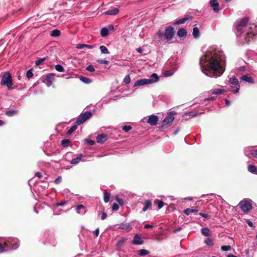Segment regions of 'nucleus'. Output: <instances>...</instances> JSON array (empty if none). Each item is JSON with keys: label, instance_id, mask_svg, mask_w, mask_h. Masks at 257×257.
I'll use <instances>...</instances> for the list:
<instances>
[{"label": "nucleus", "instance_id": "nucleus-1", "mask_svg": "<svg viewBox=\"0 0 257 257\" xmlns=\"http://www.w3.org/2000/svg\"><path fill=\"white\" fill-rule=\"evenodd\" d=\"M202 72L212 78L221 76L225 70L226 56L222 49L217 46L209 47L200 59Z\"/></svg>", "mask_w": 257, "mask_h": 257}, {"label": "nucleus", "instance_id": "nucleus-2", "mask_svg": "<svg viewBox=\"0 0 257 257\" xmlns=\"http://www.w3.org/2000/svg\"><path fill=\"white\" fill-rule=\"evenodd\" d=\"M248 21V18L245 17L239 20L235 26V33L237 37H240L247 29L246 36L245 38L246 43H248L250 39L257 35V26L254 24H249L248 25H247Z\"/></svg>", "mask_w": 257, "mask_h": 257}, {"label": "nucleus", "instance_id": "nucleus-3", "mask_svg": "<svg viewBox=\"0 0 257 257\" xmlns=\"http://www.w3.org/2000/svg\"><path fill=\"white\" fill-rule=\"evenodd\" d=\"M4 244L6 247V250L9 249H16L18 248L19 240L16 238L9 237L8 238H4Z\"/></svg>", "mask_w": 257, "mask_h": 257}, {"label": "nucleus", "instance_id": "nucleus-4", "mask_svg": "<svg viewBox=\"0 0 257 257\" xmlns=\"http://www.w3.org/2000/svg\"><path fill=\"white\" fill-rule=\"evenodd\" d=\"M1 84L4 86H7L9 89H11L13 84L12 78L9 72H7L2 76Z\"/></svg>", "mask_w": 257, "mask_h": 257}, {"label": "nucleus", "instance_id": "nucleus-5", "mask_svg": "<svg viewBox=\"0 0 257 257\" xmlns=\"http://www.w3.org/2000/svg\"><path fill=\"white\" fill-rule=\"evenodd\" d=\"M239 205L241 210L244 212L247 213L252 209L251 200L248 199H244L241 201Z\"/></svg>", "mask_w": 257, "mask_h": 257}, {"label": "nucleus", "instance_id": "nucleus-6", "mask_svg": "<svg viewBox=\"0 0 257 257\" xmlns=\"http://www.w3.org/2000/svg\"><path fill=\"white\" fill-rule=\"evenodd\" d=\"M92 116V113L90 111H85L82 113L77 119L75 123L77 125H80L83 123L84 121L90 118Z\"/></svg>", "mask_w": 257, "mask_h": 257}, {"label": "nucleus", "instance_id": "nucleus-7", "mask_svg": "<svg viewBox=\"0 0 257 257\" xmlns=\"http://www.w3.org/2000/svg\"><path fill=\"white\" fill-rule=\"evenodd\" d=\"M73 156V154L71 152H68L64 156V159L66 160L67 161L69 162V158L71 157H72ZM84 156L83 155H80L76 158L72 159L71 161H70V164L72 165H77L79 163L81 159L83 158Z\"/></svg>", "mask_w": 257, "mask_h": 257}, {"label": "nucleus", "instance_id": "nucleus-8", "mask_svg": "<svg viewBox=\"0 0 257 257\" xmlns=\"http://www.w3.org/2000/svg\"><path fill=\"white\" fill-rule=\"evenodd\" d=\"M174 34V28L172 26H169L166 29L164 36L167 40H171L173 38Z\"/></svg>", "mask_w": 257, "mask_h": 257}, {"label": "nucleus", "instance_id": "nucleus-9", "mask_svg": "<svg viewBox=\"0 0 257 257\" xmlns=\"http://www.w3.org/2000/svg\"><path fill=\"white\" fill-rule=\"evenodd\" d=\"M175 111H171L168 116H167L162 122V125L163 126L166 125H170L174 119V117L172 115L176 114Z\"/></svg>", "mask_w": 257, "mask_h": 257}, {"label": "nucleus", "instance_id": "nucleus-10", "mask_svg": "<svg viewBox=\"0 0 257 257\" xmlns=\"http://www.w3.org/2000/svg\"><path fill=\"white\" fill-rule=\"evenodd\" d=\"M144 243V240L142 239V235L140 233L136 234L132 242L134 245H142Z\"/></svg>", "mask_w": 257, "mask_h": 257}, {"label": "nucleus", "instance_id": "nucleus-11", "mask_svg": "<svg viewBox=\"0 0 257 257\" xmlns=\"http://www.w3.org/2000/svg\"><path fill=\"white\" fill-rule=\"evenodd\" d=\"M55 75L53 73H49L47 74L44 80V82L48 87H50L53 83L54 80Z\"/></svg>", "mask_w": 257, "mask_h": 257}, {"label": "nucleus", "instance_id": "nucleus-12", "mask_svg": "<svg viewBox=\"0 0 257 257\" xmlns=\"http://www.w3.org/2000/svg\"><path fill=\"white\" fill-rule=\"evenodd\" d=\"M151 84V81L148 79H143L137 80L134 85V87L141 86L146 84Z\"/></svg>", "mask_w": 257, "mask_h": 257}, {"label": "nucleus", "instance_id": "nucleus-13", "mask_svg": "<svg viewBox=\"0 0 257 257\" xmlns=\"http://www.w3.org/2000/svg\"><path fill=\"white\" fill-rule=\"evenodd\" d=\"M158 121V117L157 115L154 114L151 115L148 119V122L151 125H156Z\"/></svg>", "mask_w": 257, "mask_h": 257}, {"label": "nucleus", "instance_id": "nucleus-14", "mask_svg": "<svg viewBox=\"0 0 257 257\" xmlns=\"http://www.w3.org/2000/svg\"><path fill=\"white\" fill-rule=\"evenodd\" d=\"M209 4L210 6L213 8L214 12L215 13H218L219 11V9L218 8L219 4L217 0H210Z\"/></svg>", "mask_w": 257, "mask_h": 257}, {"label": "nucleus", "instance_id": "nucleus-15", "mask_svg": "<svg viewBox=\"0 0 257 257\" xmlns=\"http://www.w3.org/2000/svg\"><path fill=\"white\" fill-rule=\"evenodd\" d=\"M86 211L85 206L82 204L78 205L76 207V211L78 214L83 215L86 212Z\"/></svg>", "mask_w": 257, "mask_h": 257}, {"label": "nucleus", "instance_id": "nucleus-16", "mask_svg": "<svg viewBox=\"0 0 257 257\" xmlns=\"http://www.w3.org/2000/svg\"><path fill=\"white\" fill-rule=\"evenodd\" d=\"M107 139V135L101 134L100 135H98L96 137V141L97 143L100 144H102L104 142H105Z\"/></svg>", "mask_w": 257, "mask_h": 257}, {"label": "nucleus", "instance_id": "nucleus-17", "mask_svg": "<svg viewBox=\"0 0 257 257\" xmlns=\"http://www.w3.org/2000/svg\"><path fill=\"white\" fill-rule=\"evenodd\" d=\"M95 45H89L83 44H78L76 46V48L78 49H83L84 48L93 49L95 47Z\"/></svg>", "mask_w": 257, "mask_h": 257}, {"label": "nucleus", "instance_id": "nucleus-18", "mask_svg": "<svg viewBox=\"0 0 257 257\" xmlns=\"http://www.w3.org/2000/svg\"><path fill=\"white\" fill-rule=\"evenodd\" d=\"M119 13V10L117 8H113L106 11L104 14L107 15L114 16Z\"/></svg>", "mask_w": 257, "mask_h": 257}, {"label": "nucleus", "instance_id": "nucleus-19", "mask_svg": "<svg viewBox=\"0 0 257 257\" xmlns=\"http://www.w3.org/2000/svg\"><path fill=\"white\" fill-rule=\"evenodd\" d=\"M240 79L244 81L250 83L251 84L254 83V80L251 76H249L247 75H243L241 77Z\"/></svg>", "mask_w": 257, "mask_h": 257}, {"label": "nucleus", "instance_id": "nucleus-20", "mask_svg": "<svg viewBox=\"0 0 257 257\" xmlns=\"http://www.w3.org/2000/svg\"><path fill=\"white\" fill-rule=\"evenodd\" d=\"M152 206V202L149 200H147L145 202L144 206L143 208L142 211L143 212L146 211L148 209L150 208Z\"/></svg>", "mask_w": 257, "mask_h": 257}, {"label": "nucleus", "instance_id": "nucleus-21", "mask_svg": "<svg viewBox=\"0 0 257 257\" xmlns=\"http://www.w3.org/2000/svg\"><path fill=\"white\" fill-rule=\"evenodd\" d=\"M187 35V31L185 29L180 28L177 31V35L179 37L181 38L186 36Z\"/></svg>", "mask_w": 257, "mask_h": 257}, {"label": "nucleus", "instance_id": "nucleus-22", "mask_svg": "<svg viewBox=\"0 0 257 257\" xmlns=\"http://www.w3.org/2000/svg\"><path fill=\"white\" fill-rule=\"evenodd\" d=\"M248 149H245L244 150V154L246 156H247V152H249V153L251 154L254 157L257 158V150H253V149H249V151H247Z\"/></svg>", "mask_w": 257, "mask_h": 257}, {"label": "nucleus", "instance_id": "nucleus-23", "mask_svg": "<svg viewBox=\"0 0 257 257\" xmlns=\"http://www.w3.org/2000/svg\"><path fill=\"white\" fill-rule=\"evenodd\" d=\"M119 228L121 229H131V224L129 223L123 222L120 223Z\"/></svg>", "mask_w": 257, "mask_h": 257}, {"label": "nucleus", "instance_id": "nucleus-24", "mask_svg": "<svg viewBox=\"0 0 257 257\" xmlns=\"http://www.w3.org/2000/svg\"><path fill=\"white\" fill-rule=\"evenodd\" d=\"M148 80L151 81V83L158 82L159 80V76L156 73H153L152 74L151 78L148 79Z\"/></svg>", "mask_w": 257, "mask_h": 257}, {"label": "nucleus", "instance_id": "nucleus-25", "mask_svg": "<svg viewBox=\"0 0 257 257\" xmlns=\"http://www.w3.org/2000/svg\"><path fill=\"white\" fill-rule=\"evenodd\" d=\"M18 113V110L16 109H12L7 111L6 112V114L8 116H13L14 115H17Z\"/></svg>", "mask_w": 257, "mask_h": 257}, {"label": "nucleus", "instance_id": "nucleus-26", "mask_svg": "<svg viewBox=\"0 0 257 257\" xmlns=\"http://www.w3.org/2000/svg\"><path fill=\"white\" fill-rule=\"evenodd\" d=\"M193 36L194 38L200 37V31L197 27H194L193 29Z\"/></svg>", "mask_w": 257, "mask_h": 257}, {"label": "nucleus", "instance_id": "nucleus-27", "mask_svg": "<svg viewBox=\"0 0 257 257\" xmlns=\"http://www.w3.org/2000/svg\"><path fill=\"white\" fill-rule=\"evenodd\" d=\"M229 82L232 85H238L239 84V82L238 79L235 77L233 76L229 79Z\"/></svg>", "mask_w": 257, "mask_h": 257}, {"label": "nucleus", "instance_id": "nucleus-28", "mask_svg": "<svg viewBox=\"0 0 257 257\" xmlns=\"http://www.w3.org/2000/svg\"><path fill=\"white\" fill-rule=\"evenodd\" d=\"M225 91L224 89H220V88H217V89H213L212 90V94H221L223 92H224Z\"/></svg>", "mask_w": 257, "mask_h": 257}, {"label": "nucleus", "instance_id": "nucleus-29", "mask_svg": "<svg viewBox=\"0 0 257 257\" xmlns=\"http://www.w3.org/2000/svg\"><path fill=\"white\" fill-rule=\"evenodd\" d=\"M100 34L102 37H106L108 35V31L107 28L104 27L101 29Z\"/></svg>", "mask_w": 257, "mask_h": 257}, {"label": "nucleus", "instance_id": "nucleus-30", "mask_svg": "<svg viewBox=\"0 0 257 257\" xmlns=\"http://www.w3.org/2000/svg\"><path fill=\"white\" fill-rule=\"evenodd\" d=\"M201 233L205 236L210 235V230L208 228H203L201 229Z\"/></svg>", "mask_w": 257, "mask_h": 257}, {"label": "nucleus", "instance_id": "nucleus-31", "mask_svg": "<svg viewBox=\"0 0 257 257\" xmlns=\"http://www.w3.org/2000/svg\"><path fill=\"white\" fill-rule=\"evenodd\" d=\"M71 144V142L68 139H64L61 141V145L64 147H68Z\"/></svg>", "mask_w": 257, "mask_h": 257}, {"label": "nucleus", "instance_id": "nucleus-32", "mask_svg": "<svg viewBox=\"0 0 257 257\" xmlns=\"http://www.w3.org/2000/svg\"><path fill=\"white\" fill-rule=\"evenodd\" d=\"M203 112H194L193 111L189 112L188 113H186L185 114L186 115H189V116H191V117H194L196 116L198 114H200L202 113H203Z\"/></svg>", "mask_w": 257, "mask_h": 257}, {"label": "nucleus", "instance_id": "nucleus-33", "mask_svg": "<svg viewBox=\"0 0 257 257\" xmlns=\"http://www.w3.org/2000/svg\"><path fill=\"white\" fill-rule=\"evenodd\" d=\"M80 80L85 84H90L92 80L88 77L81 76L80 77Z\"/></svg>", "mask_w": 257, "mask_h": 257}, {"label": "nucleus", "instance_id": "nucleus-34", "mask_svg": "<svg viewBox=\"0 0 257 257\" xmlns=\"http://www.w3.org/2000/svg\"><path fill=\"white\" fill-rule=\"evenodd\" d=\"M248 171L251 173H254L257 172V168L254 165H249L248 166Z\"/></svg>", "mask_w": 257, "mask_h": 257}, {"label": "nucleus", "instance_id": "nucleus-35", "mask_svg": "<svg viewBox=\"0 0 257 257\" xmlns=\"http://www.w3.org/2000/svg\"><path fill=\"white\" fill-rule=\"evenodd\" d=\"M101 53L104 54H109V52L107 48L104 46H101L99 48Z\"/></svg>", "mask_w": 257, "mask_h": 257}, {"label": "nucleus", "instance_id": "nucleus-36", "mask_svg": "<svg viewBox=\"0 0 257 257\" xmlns=\"http://www.w3.org/2000/svg\"><path fill=\"white\" fill-rule=\"evenodd\" d=\"M198 211L197 210L193 209L191 208H187L184 210V212L185 214L188 215L191 213H195Z\"/></svg>", "mask_w": 257, "mask_h": 257}, {"label": "nucleus", "instance_id": "nucleus-37", "mask_svg": "<svg viewBox=\"0 0 257 257\" xmlns=\"http://www.w3.org/2000/svg\"><path fill=\"white\" fill-rule=\"evenodd\" d=\"M61 32L58 29L53 30L51 32V35L53 37H58L60 35Z\"/></svg>", "mask_w": 257, "mask_h": 257}, {"label": "nucleus", "instance_id": "nucleus-38", "mask_svg": "<svg viewBox=\"0 0 257 257\" xmlns=\"http://www.w3.org/2000/svg\"><path fill=\"white\" fill-rule=\"evenodd\" d=\"M188 20L187 18L179 19L174 23V25H180L184 23Z\"/></svg>", "mask_w": 257, "mask_h": 257}, {"label": "nucleus", "instance_id": "nucleus-39", "mask_svg": "<svg viewBox=\"0 0 257 257\" xmlns=\"http://www.w3.org/2000/svg\"><path fill=\"white\" fill-rule=\"evenodd\" d=\"M150 253V251L146 249H140L139 250V254L141 256L148 255Z\"/></svg>", "mask_w": 257, "mask_h": 257}, {"label": "nucleus", "instance_id": "nucleus-40", "mask_svg": "<svg viewBox=\"0 0 257 257\" xmlns=\"http://www.w3.org/2000/svg\"><path fill=\"white\" fill-rule=\"evenodd\" d=\"M126 238H121L118 241L117 244H116L117 246L118 247H121L123 245V243L126 241Z\"/></svg>", "mask_w": 257, "mask_h": 257}, {"label": "nucleus", "instance_id": "nucleus-41", "mask_svg": "<svg viewBox=\"0 0 257 257\" xmlns=\"http://www.w3.org/2000/svg\"><path fill=\"white\" fill-rule=\"evenodd\" d=\"M110 194L107 192L104 193L103 197H104V201L105 203H107L109 201L110 198Z\"/></svg>", "mask_w": 257, "mask_h": 257}, {"label": "nucleus", "instance_id": "nucleus-42", "mask_svg": "<svg viewBox=\"0 0 257 257\" xmlns=\"http://www.w3.org/2000/svg\"><path fill=\"white\" fill-rule=\"evenodd\" d=\"M55 69L56 70L60 72H64V67L60 64H57L55 65Z\"/></svg>", "mask_w": 257, "mask_h": 257}, {"label": "nucleus", "instance_id": "nucleus-43", "mask_svg": "<svg viewBox=\"0 0 257 257\" xmlns=\"http://www.w3.org/2000/svg\"><path fill=\"white\" fill-rule=\"evenodd\" d=\"M77 128V124H76L70 127V128L67 131V134L69 135H71L72 133L76 131Z\"/></svg>", "mask_w": 257, "mask_h": 257}, {"label": "nucleus", "instance_id": "nucleus-44", "mask_svg": "<svg viewBox=\"0 0 257 257\" xmlns=\"http://www.w3.org/2000/svg\"><path fill=\"white\" fill-rule=\"evenodd\" d=\"M131 82V78L129 75H127L125 76L123 79V82L125 84H128Z\"/></svg>", "mask_w": 257, "mask_h": 257}, {"label": "nucleus", "instance_id": "nucleus-45", "mask_svg": "<svg viewBox=\"0 0 257 257\" xmlns=\"http://www.w3.org/2000/svg\"><path fill=\"white\" fill-rule=\"evenodd\" d=\"M45 60H46V57L42 58H39L38 60H37L35 62V64L36 65H40L42 64V63Z\"/></svg>", "mask_w": 257, "mask_h": 257}, {"label": "nucleus", "instance_id": "nucleus-46", "mask_svg": "<svg viewBox=\"0 0 257 257\" xmlns=\"http://www.w3.org/2000/svg\"><path fill=\"white\" fill-rule=\"evenodd\" d=\"M33 75V71L32 69H29L26 73V76L28 79L31 78L32 77Z\"/></svg>", "mask_w": 257, "mask_h": 257}, {"label": "nucleus", "instance_id": "nucleus-47", "mask_svg": "<svg viewBox=\"0 0 257 257\" xmlns=\"http://www.w3.org/2000/svg\"><path fill=\"white\" fill-rule=\"evenodd\" d=\"M204 242L208 246H212L213 245L212 240L209 238H207L205 240Z\"/></svg>", "mask_w": 257, "mask_h": 257}, {"label": "nucleus", "instance_id": "nucleus-48", "mask_svg": "<svg viewBox=\"0 0 257 257\" xmlns=\"http://www.w3.org/2000/svg\"><path fill=\"white\" fill-rule=\"evenodd\" d=\"M5 245L4 244V239L1 240V242H0V252L6 251Z\"/></svg>", "mask_w": 257, "mask_h": 257}, {"label": "nucleus", "instance_id": "nucleus-49", "mask_svg": "<svg viewBox=\"0 0 257 257\" xmlns=\"http://www.w3.org/2000/svg\"><path fill=\"white\" fill-rule=\"evenodd\" d=\"M231 246L229 245H223L221 247V250L224 251H229L231 249Z\"/></svg>", "mask_w": 257, "mask_h": 257}, {"label": "nucleus", "instance_id": "nucleus-50", "mask_svg": "<svg viewBox=\"0 0 257 257\" xmlns=\"http://www.w3.org/2000/svg\"><path fill=\"white\" fill-rule=\"evenodd\" d=\"M86 69L89 71V72H94L95 71V69L93 67V66L92 65H89L88 66H87Z\"/></svg>", "mask_w": 257, "mask_h": 257}, {"label": "nucleus", "instance_id": "nucleus-51", "mask_svg": "<svg viewBox=\"0 0 257 257\" xmlns=\"http://www.w3.org/2000/svg\"><path fill=\"white\" fill-rule=\"evenodd\" d=\"M132 128L131 125H125L123 126L122 130L125 132H128Z\"/></svg>", "mask_w": 257, "mask_h": 257}, {"label": "nucleus", "instance_id": "nucleus-52", "mask_svg": "<svg viewBox=\"0 0 257 257\" xmlns=\"http://www.w3.org/2000/svg\"><path fill=\"white\" fill-rule=\"evenodd\" d=\"M85 142L89 146H92L95 144V142L94 141L90 139H85Z\"/></svg>", "mask_w": 257, "mask_h": 257}, {"label": "nucleus", "instance_id": "nucleus-53", "mask_svg": "<svg viewBox=\"0 0 257 257\" xmlns=\"http://www.w3.org/2000/svg\"><path fill=\"white\" fill-rule=\"evenodd\" d=\"M97 62H98L99 64H108L109 63V61L106 60H102V59H98L97 60Z\"/></svg>", "mask_w": 257, "mask_h": 257}, {"label": "nucleus", "instance_id": "nucleus-54", "mask_svg": "<svg viewBox=\"0 0 257 257\" xmlns=\"http://www.w3.org/2000/svg\"><path fill=\"white\" fill-rule=\"evenodd\" d=\"M164 206V202L162 201L158 200V209H160L162 208Z\"/></svg>", "mask_w": 257, "mask_h": 257}, {"label": "nucleus", "instance_id": "nucleus-55", "mask_svg": "<svg viewBox=\"0 0 257 257\" xmlns=\"http://www.w3.org/2000/svg\"><path fill=\"white\" fill-rule=\"evenodd\" d=\"M239 88L238 87H232L231 91L233 93H236L238 92Z\"/></svg>", "mask_w": 257, "mask_h": 257}, {"label": "nucleus", "instance_id": "nucleus-56", "mask_svg": "<svg viewBox=\"0 0 257 257\" xmlns=\"http://www.w3.org/2000/svg\"><path fill=\"white\" fill-rule=\"evenodd\" d=\"M66 202L63 201L60 203H56L54 204L55 206H64L66 204Z\"/></svg>", "mask_w": 257, "mask_h": 257}, {"label": "nucleus", "instance_id": "nucleus-57", "mask_svg": "<svg viewBox=\"0 0 257 257\" xmlns=\"http://www.w3.org/2000/svg\"><path fill=\"white\" fill-rule=\"evenodd\" d=\"M216 99V97H208V98H205L204 99V101H214Z\"/></svg>", "mask_w": 257, "mask_h": 257}, {"label": "nucleus", "instance_id": "nucleus-58", "mask_svg": "<svg viewBox=\"0 0 257 257\" xmlns=\"http://www.w3.org/2000/svg\"><path fill=\"white\" fill-rule=\"evenodd\" d=\"M119 206L116 203H114L112 205V210H117L118 209Z\"/></svg>", "mask_w": 257, "mask_h": 257}, {"label": "nucleus", "instance_id": "nucleus-59", "mask_svg": "<svg viewBox=\"0 0 257 257\" xmlns=\"http://www.w3.org/2000/svg\"><path fill=\"white\" fill-rule=\"evenodd\" d=\"M61 180H62L61 177L59 176V177H58L56 179V180H55V183L56 184H59V183L61 181Z\"/></svg>", "mask_w": 257, "mask_h": 257}, {"label": "nucleus", "instance_id": "nucleus-60", "mask_svg": "<svg viewBox=\"0 0 257 257\" xmlns=\"http://www.w3.org/2000/svg\"><path fill=\"white\" fill-rule=\"evenodd\" d=\"M94 233L96 237H97L99 235V228H96L94 231Z\"/></svg>", "mask_w": 257, "mask_h": 257}, {"label": "nucleus", "instance_id": "nucleus-61", "mask_svg": "<svg viewBox=\"0 0 257 257\" xmlns=\"http://www.w3.org/2000/svg\"><path fill=\"white\" fill-rule=\"evenodd\" d=\"M107 217V214L105 212H103L101 216V219L104 220Z\"/></svg>", "mask_w": 257, "mask_h": 257}, {"label": "nucleus", "instance_id": "nucleus-62", "mask_svg": "<svg viewBox=\"0 0 257 257\" xmlns=\"http://www.w3.org/2000/svg\"><path fill=\"white\" fill-rule=\"evenodd\" d=\"M173 73L170 71H166L165 72V76H171L172 75H173Z\"/></svg>", "mask_w": 257, "mask_h": 257}, {"label": "nucleus", "instance_id": "nucleus-63", "mask_svg": "<svg viewBox=\"0 0 257 257\" xmlns=\"http://www.w3.org/2000/svg\"><path fill=\"white\" fill-rule=\"evenodd\" d=\"M199 215L204 218H207L208 216V215L207 214L202 213V212H200Z\"/></svg>", "mask_w": 257, "mask_h": 257}, {"label": "nucleus", "instance_id": "nucleus-64", "mask_svg": "<svg viewBox=\"0 0 257 257\" xmlns=\"http://www.w3.org/2000/svg\"><path fill=\"white\" fill-rule=\"evenodd\" d=\"M107 28L108 29V31H112L114 29V27L112 25H109L108 26V27Z\"/></svg>", "mask_w": 257, "mask_h": 257}]
</instances>
